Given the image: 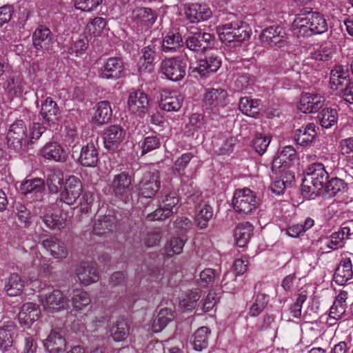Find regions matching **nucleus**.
Instances as JSON below:
<instances>
[{
  "label": "nucleus",
  "instance_id": "1",
  "mask_svg": "<svg viewBox=\"0 0 353 353\" xmlns=\"http://www.w3.org/2000/svg\"><path fill=\"white\" fill-rule=\"evenodd\" d=\"M293 26L297 37H308L320 34L327 30V23L324 16L312 10H305L296 15Z\"/></svg>",
  "mask_w": 353,
  "mask_h": 353
},
{
  "label": "nucleus",
  "instance_id": "2",
  "mask_svg": "<svg viewBox=\"0 0 353 353\" xmlns=\"http://www.w3.org/2000/svg\"><path fill=\"white\" fill-rule=\"evenodd\" d=\"M329 174L322 163H313L306 170V174L302 181V192L305 196L314 198L320 194L326 185Z\"/></svg>",
  "mask_w": 353,
  "mask_h": 353
},
{
  "label": "nucleus",
  "instance_id": "3",
  "mask_svg": "<svg viewBox=\"0 0 353 353\" xmlns=\"http://www.w3.org/2000/svg\"><path fill=\"white\" fill-rule=\"evenodd\" d=\"M216 32L221 42L229 46H239L250 37L249 27L242 21L220 25Z\"/></svg>",
  "mask_w": 353,
  "mask_h": 353
},
{
  "label": "nucleus",
  "instance_id": "4",
  "mask_svg": "<svg viewBox=\"0 0 353 353\" xmlns=\"http://www.w3.org/2000/svg\"><path fill=\"white\" fill-rule=\"evenodd\" d=\"M189 58L183 49L178 56L162 61L161 68L167 79L179 81L184 78Z\"/></svg>",
  "mask_w": 353,
  "mask_h": 353
},
{
  "label": "nucleus",
  "instance_id": "5",
  "mask_svg": "<svg viewBox=\"0 0 353 353\" xmlns=\"http://www.w3.org/2000/svg\"><path fill=\"white\" fill-rule=\"evenodd\" d=\"M232 205L234 210L242 214L252 213L258 206L255 194L248 188L236 190L234 192Z\"/></svg>",
  "mask_w": 353,
  "mask_h": 353
},
{
  "label": "nucleus",
  "instance_id": "6",
  "mask_svg": "<svg viewBox=\"0 0 353 353\" xmlns=\"http://www.w3.org/2000/svg\"><path fill=\"white\" fill-rule=\"evenodd\" d=\"M6 139L9 148L17 152L22 150L27 143V128L23 120H17L10 126Z\"/></svg>",
  "mask_w": 353,
  "mask_h": 353
},
{
  "label": "nucleus",
  "instance_id": "7",
  "mask_svg": "<svg viewBox=\"0 0 353 353\" xmlns=\"http://www.w3.org/2000/svg\"><path fill=\"white\" fill-rule=\"evenodd\" d=\"M185 43L188 50L203 54L214 46V37L208 32H197L189 35Z\"/></svg>",
  "mask_w": 353,
  "mask_h": 353
},
{
  "label": "nucleus",
  "instance_id": "8",
  "mask_svg": "<svg viewBox=\"0 0 353 353\" xmlns=\"http://www.w3.org/2000/svg\"><path fill=\"white\" fill-rule=\"evenodd\" d=\"M161 186V180L158 172H146L138 183L139 194L143 197L151 199L158 192Z\"/></svg>",
  "mask_w": 353,
  "mask_h": 353
},
{
  "label": "nucleus",
  "instance_id": "9",
  "mask_svg": "<svg viewBox=\"0 0 353 353\" xmlns=\"http://www.w3.org/2000/svg\"><path fill=\"white\" fill-rule=\"evenodd\" d=\"M260 40L270 47L282 48L287 43V34L283 28L272 26L262 31Z\"/></svg>",
  "mask_w": 353,
  "mask_h": 353
},
{
  "label": "nucleus",
  "instance_id": "10",
  "mask_svg": "<svg viewBox=\"0 0 353 353\" xmlns=\"http://www.w3.org/2000/svg\"><path fill=\"white\" fill-rule=\"evenodd\" d=\"M81 181L75 176H70L65 181L64 189L60 193V201L71 205L82 194Z\"/></svg>",
  "mask_w": 353,
  "mask_h": 353
},
{
  "label": "nucleus",
  "instance_id": "11",
  "mask_svg": "<svg viewBox=\"0 0 353 353\" xmlns=\"http://www.w3.org/2000/svg\"><path fill=\"white\" fill-rule=\"evenodd\" d=\"M112 186L114 194L124 202H128L132 196L131 177L125 172L114 176Z\"/></svg>",
  "mask_w": 353,
  "mask_h": 353
},
{
  "label": "nucleus",
  "instance_id": "12",
  "mask_svg": "<svg viewBox=\"0 0 353 353\" xmlns=\"http://www.w3.org/2000/svg\"><path fill=\"white\" fill-rule=\"evenodd\" d=\"M68 304V299L60 290H54L44 296L43 306L45 311L50 313L65 310Z\"/></svg>",
  "mask_w": 353,
  "mask_h": 353
},
{
  "label": "nucleus",
  "instance_id": "13",
  "mask_svg": "<svg viewBox=\"0 0 353 353\" xmlns=\"http://www.w3.org/2000/svg\"><path fill=\"white\" fill-rule=\"evenodd\" d=\"M124 74V65L119 57L108 59L99 71V77L104 79L117 80Z\"/></svg>",
  "mask_w": 353,
  "mask_h": 353
},
{
  "label": "nucleus",
  "instance_id": "14",
  "mask_svg": "<svg viewBox=\"0 0 353 353\" xmlns=\"http://www.w3.org/2000/svg\"><path fill=\"white\" fill-rule=\"evenodd\" d=\"M149 102L150 99L145 93L139 90H134L128 96V109L133 114L143 116L148 111Z\"/></svg>",
  "mask_w": 353,
  "mask_h": 353
},
{
  "label": "nucleus",
  "instance_id": "15",
  "mask_svg": "<svg viewBox=\"0 0 353 353\" xmlns=\"http://www.w3.org/2000/svg\"><path fill=\"white\" fill-rule=\"evenodd\" d=\"M21 191L29 199L42 201L45 195V182L39 178L26 180L21 185Z\"/></svg>",
  "mask_w": 353,
  "mask_h": 353
},
{
  "label": "nucleus",
  "instance_id": "16",
  "mask_svg": "<svg viewBox=\"0 0 353 353\" xmlns=\"http://www.w3.org/2000/svg\"><path fill=\"white\" fill-rule=\"evenodd\" d=\"M325 101V97L319 94L304 92L301 96L298 108L305 114L316 112L323 107Z\"/></svg>",
  "mask_w": 353,
  "mask_h": 353
},
{
  "label": "nucleus",
  "instance_id": "17",
  "mask_svg": "<svg viewBox=\"0 0 353 353\" xmlns=\"http://www.w3.org/2000/svg\"><path fill=\"white\" fill-rule=\"evenodd\" d=\"M160 45L161 42L153 41L141 50L143 55L139 61L141 72H150L153 70V63Z\"/></svg>",
  "mask_w": 353,
  "mask_h": 353
},
{
  "label": "nucleus",
  "instance_id": "18",
  "mask_svg": "<svg viewBox=\"0 0 353 353\" xmlns=\"http://www.w3.org/2000/svg\"><path fill=\"white\" fill-rule=\"evenodd\" d=\"M221 65V57L216 54H212L199 60L198 66L194 68L192 72H196L202 78H207L216 72Z\"/></svg>",
  "mask_w": 353,
  "mask_h": 353
},
{
  "label": "nucleus",
  "instance_id": "19",
  "mask_svg": "<svg viewBox=\"0 0 353 353\" xmlns=\"http://www.w3.org/2000/svg\"><path fill=\"white\" fill-rule=\"evenodd\" d=\"M40 314L41 310L39 305L32 303H26L21 307L18 314V321L21 326L29 328L39 319Z\"/></svg>",
  "mask_w": 353,
  "mask_h": 353
},
{
  "label": "nucleus",
  "instance_id": "20",
  "mask_svg": "<svg viewBox=\"0 0 353 353\" xmlns=\"http://www.w3.org/2000/svg\"><path fill=\"white\" fill-rule=\"evenodd\" d=\"M50 30L44 26L37 28L32 34V44L37 50L49 51L53 43Z\"/></svg>",
  "mask_w": 353,
  "mask_h": 353
},
{
  "label": "nucleus",
  "instance_id": "21",
  "mask_svg": "<svg viewBox=\"0 0 353 353\" xmlns=\"http://www.w3.org/2000/svg\"><path fill=\"white\" fill-rule=\"evenodd\" d=\"M296 157V151L292 146L284 147L274 159L272 163V172L280 173L281 171L288 169L290 162Z\"/></svg>",
  "mask_w": 353,
  "mask_h": 353
},
{
  "label": "nucleus",
  "instance_id": "22",
  "mask_svg": "<svg viewBox=\"0 0 353 353\" xmlns=\"http://www.w3.org/2000/svg\"><path fill=\"white\" fill-rule=\"evenodd\" d=\"M41 155L46 159L58 163H65L68 153L58 142H48L41 150Z\"/></svg>",
  "mask_w": 353,
  "mask_h": 353
},
{
  "label": "nucleus",
  "instance_id": "23",
  "mask_svg": "<svg viewBox=\"0 0 353 353\" xmlns=\"http://www.w3.org/2000/svg\"><path fill=\"white\" fill-rule=\"evenodd\" d=\"M125 135V130L120 125H110L103 133L105 148L109 150L117 149L123 141Z\"/></svg>",
  "mask_w": 353,
  "mask_h": 353
},
{
  "label": "nucleus",
  "instance_id": "24",
  "mask_svg": "<svg viewBox=\"0 0 353 353\" xmlns=\"http://www.w3.org/2000/svg\"><path fill=\"white\" fill-rule=\"evenodd\" d=\"M41 243L54 259H63L68 254V248L65 243L58 239L50 236L41 240Z\"/></svg>",
  "mask_w": 353,
  "mask_h": 353
},
{
  "label": "nucleus",
  "instance_id": "25",
  "mask_svg": "<svg viewBox=\"0 0 353 353\" xmlns=\"http://www.w3.org/2000/svg\"><path fill=\"white\" fill-rule=\"evenodd\" d=\"M76 274L80 282L84 285L97 282L99 279L96 268L88 262H82L77 268Z\"/></svg>",
  "mask_w": 353,
  "mask_h": 353
},
{
  "label": "nucleus",
  "instance_id": "26",
  "mask_svg": "<svg viewBox=\"0 0 353 353\" xmlns=\"http://www.w3.org/2000/svg\"><path fill=\"white\" fill-rule=\"evenodd\" d=\"M315 128V125L311 123L296 129L294 134V140L296 144L303 147L310 144L316 135Z\"/></svg>",
  "mask_w": 353,
  "mask_h": 353
},
{
  "label": "nucleus",
  "instance_id": "27",
  "mask_svg": "<svg viewBox=\"0 0 353 353\" xmlns=\"http://www.w3.org/2000/svg\"><path fill=\"white\" fill-rule=\"evenodd\" d=\"M116 227V219L113 216H100L95 220L92 232L98 236H103L113 231Z\"/></svg>",
  "mask_w": 353,
  "mask_h": 353
},
{
  "label": "nucleus",
  "instance_id": "28",
  "mask_svg": "<svg viewBox=\"0 0 353 353\" xmlns=\"http://www.w3.org/2000/svg\"><path fill=\"white\" fill-rule=\"evenodd\" d=\"M41 114L49 125H51L58 121L60 111L56 102L51 98H47L41 105Z\"/></svg>",
  "mask_w": 353,
  "mask_h": 353
},
{
  "label": "nucleus",
  "instance_id": "29",
  "mask_svg": "<svg viewBox=\"0 0 353 353\" xmlns=\"http://www.w3.org/2000/svg\"><path fill=\"white\" fill-rule=\"evenodd\" d=\"M99 160V152L93 143L82 147L79 161L85 167H95Z\"/></svg>",
  "mask_w": 353,
  "mask_h": 353
},
{
  "label": "nucleus",
  "instance_id": "30",
  "mask_svg": "<svg viewBox=\"0 0 353 353\" xmlns=\"http://www.w3.org/2000/svg\"><path fill=\"white\" fill-rule=\"evenodd\" d=\"M183 99L176 92H163L161 94L159 107L167 112L178 111L182 104Z\"/></svg>",
  "mask_w": 353,
  "mask_h": 353
},
{
  "label": "nucleus",
  "instance_id": "31",
  "mask_svg": "<svg viewBox=\"0 0 353 353\" xmlns=\"http://www.w3.org/2000/svg\"><path fill=\"white\" fill-rule=\"evenodd\" d=\"M43 345L49 353H60L65 350L66 341L59 332L52 330Z\"/></svg>",
  "mask_w": 353,
  "mask_h": 353
},
{
  "label": "nucleus",
  "instance_id": "32",
  "mask_svg": "<svg viewBox=\"0 0 353 353\" xmlns=\"http://www.w3.org/2000/svg\"><path fill=\"white\" fill-rule=\"evenodd\" d=\"M353 275L352 265L350 258L343 259L334 274V280L339 285H344L348 280L351 279Z\"/></svg>",
  "mask_w": 353,
  "mask_h": 353
},
{
  "label": "nucleus",
  "instance_id": "33",
  "mask_svg": "<svg viewBox=\"0 0 353 353\" xmlns=\"http://www.w3.org/2000/svg\"><path fill=\"white\" fill-rule=\"evenodd\" d=\"M24 288V281L17 274H11L5 281L4 291L9 296L21 295Z\"/></svg>",
  "mask_w": 353,
  "mask_h": 353
},
{
  "label": "nucleus",
  "instance_id": "34",
  "mask_svg": "<svg viewBox=\"0 0 353 353\" xmlns=\"http://www.w3.org/2000/svg\"><path fill=\"white\" fill-rule=\"evenodd\" d=\"M174 319V312L170 308H161L155 316L152 329L154 332L163 330Z\"/></svg>",
  "mask_w": 353,
  "mask_h": 353
},
{
  "label": "nucleus",
  "instance_id": "35",
  "mask_svg": "<svg viewBox=\"0 0 353 353\" xmlns=\"http://www.w3.org/2000/svg\"><path fill=\"white\" fill-rule=\"evenodd\" d=\"M15 330V325L11 321L0 327V350L3 352L8 351L12 347Z\"/></svg>",
  "mask_w": 353,
  "mask_h": 353
},
{
  "label": "nucleus",
  "instance_id": "36",
  "mask_svg": "<svg viewBox=\"0 0 353 353\" xmlns=\"http://www.w3.org/2000/svg\"><path fill=\"white\" fill-rule=\"evenodd\" d=\"M349 77L348 70L341 65H336L330 71V83L336 88L343 85L345 88L350 83Z\"/></svg>",
  "mask_w": 353,
  "mask_h": 353
},
{
  "label": "nucleus",
  "instance_id": "37",
  "mask_svg": "<svg viewBox=\"0 0 353 353\" xmlns=\"http://www.w3.org/2000/svg\"><path fill=\"white\" fill-rule=\"evenodd\" d=\"M183 46V39L179 32H169L163 38L161 43L162 50L169 53H174Z\"/></svg>",
  "mask_w": 353,
  "mask_h": 353
},
{
  "label": "nucleus",
  "instance_id": "38",
  "mask_svg": "<svg viewBox=\"0 0 353 353\" xmlns=\"http://www.w3.org/2000/svg\"><path fill=\"white\" fill-rule=\"evenodd\" d=\"M253 226L249 222L242 223L237 225L234 230L236 245L244 248L252 235Z\"/></svg>",
  "mask_w": 353,
  "mask_h": 353
},
{
  "label": "nucleus",
  "instance_id": "39",
  "mask_svg": "<svg viewBox=\"0 0 353 353\" xmlns=\"http://www.w3.org/2000/svg\"><path fill=\"white\" fill-rule=\"evenodd\" d=\"M259 99L253 100L248 97H241L239 103V110L244 114L257 118L259 114Z\"/></svg>",
  "mask_w": 353,
  "mask_h": 353
},
{
  "label": "nucleus",
  "instance_id": "40",
  "mask_svg": "<svg viewBox=\"0 0 353 353\" xmlns=\"http://www.w3.org/2000/svg\"><path fill=\"white\" fill-rule=\"evenodd\" d=\"M210 330L205 326L196 330L192 336L191 342L196 351H201L208 346Z\"/></svg>",
  "mask_w": 353,
  "mask_h": 353
},
{
  "label": "nucleus",
  "instance_id": "41",
  "mask_svg": "<svg viewBox=\"0 0 353 353\" xmlns=\"http://www.w3.org/2000/svg\"><path fill=\"white\" fill-rule=\"evenodd\" d=\"M212 216L213 210L210 205L205 202L201 203L197 205L195 221L200 228H205Z\"/></svg>",
  "mask_w": 353,
  "mask_h": 353
},
{
  "label": "nucleus",
  "instance_id": "42",
  "mask_svg": "<svg viewBox=\"0 0 353 353\" xmlns=\"http://www.w3.org/2000/svg\"><path fill=\"white\" fill-rule=\"evenodd\" d=\"M226 97L227 92L225 90L222 88H212L205 93L203 101L207 105H222L225 103Z\"/></svg>",
  "mask_w": 353,
  "mask_h": 353
},
{
  "label": "nucleus",
  "instance_id": "43",
  "mask_svg": "<svg viewBox=\"0 0 353 353\" xmlns=\"http://www.w3.org/2000/svg\"><path fill=\"white\" fill-rule=\"evenodd\" d=\"M112 116L110 104L107 101H102L97 103L94 120L99 125L108 123Z\"/></svg>",
  "mask_w": 353,
  "mask_h": 353
},
{
  "label": "nucleus",
  "instance_id": "44",
  "mask_svg": "<svg viewBox=\"0 0 353 353\" xmlns=\"http://www.w3.org/2000/svg\"><path fill=\"white\" fill-rule=\"evenodd\" d=\"M132 17L145 26H152L156 21V13L149 8H137L132 12Z\"/></svg>",
  "mask_w": 353,
  "mask_h": 353
},
{
  "label": "nucleus",
  "instance_id": "45",
  "mask_svg": "<svg viewBox=\"0 0 353 353\" xmlns=\"http://www.w3.org/2000/svg\"><path fill=\"white\" fill-rule=\"evenodd\" d=\"M110 332L114 341H122L129 335L130 327L127 321L121 319L112 327Z\"/></svg>",
  "mask_w": 353,
  "mask_h": 353
},
{
  "label": "nucleus",
  "instance_id": "46",
  "mask_svg": "<svg viewBox=\"0 0 353 353\" xmlns=\"http://www.w3.org/2000/svg\"><path fill=\"white\" fill-rule=\"evenodd\" d=\"M321 125L324 128H330L336 123L338 112L335 108H324L318 116Z\"/></svg>",
  "mask_w": 353,
  "mask_h": 353
},
{
  "label": "nucleus",
  "instance_id": "47",
  "mask_svg": "<svg viewBox=\"0 0 353 353\" xmlns=\"http://www.w3.org/2000/svg\"><path fill=\"white\" fill-rule=\"evenodd\" d=\"M347 189V183L337 177L332 178L325 185V192L329 196H336L340 193L345 192Z\"/></svg>",
  "mask_w": 353,
  "mask_h": 353
},
{
  "label": "nucleus",
  "instance_id": "48",
  "mask_svg": "<svg viewBox=\"0 0 353 353\" xmlns=\"http://www.w3.org/2000/svg\"><path fill=\"white\" fill-rule=\"evenodd\" d=\"M194 157L192 152H186L179 157L174 163L172 172L175 176L182 177L185 176V168L188 165L191 159Z\"/></svg>",
  "mask_w": 353,
  "mask_h": 353
},
{
  "label": "nucleus",
  "instance_id": "49",
  "mask_svg": "<svg viewBox=\"0 0 353 353\" xmlns=\"http://www.w3.org/2000/svg\"><path fill=\"white\" fill-rule=\"evenodd\" d=\"M3 88L10 95L20 94L23 92L22 79L19 76L10 77Z\"/></svg>",
  "mask_w": 353,
  "mask_h": 353
},
{
  "label": "nucleus",
  "instance_id": "50",
  "mask_svg": "<svg viewBox=\"0 0 353 353\" xmlns=\"http://www.w3.org/2000/svg\"><path fill=\"white\" fill-rule=\"evenodd\" d=\"M204 125L203 116L194 113L192 114L189 119V123L186 125V134L188 136L194 137L195 132L201 130Z\"/></svg>",
  "mask_w": 353,
  "mask_h": 353
},
{
  "label": "nucleus",
  "instance_id": "51",
  "mask_svg": "<svg viewBox=\"0 0 353 353\" xmlns=\"http://www.w3.org/2000/svg\"><path fill=\"white\" fill-rule=\"evenodd\" d=\"M201 291L194 289L190 291L186 297L180 301V306L185 310H192L196 305V302L201 297Z\"/></svg>",
  "mask_w": 353,
  "mask_h": 353
},
{
  "label": "nucleus",
  "instance_id": "52",
  "mask_svg": "<svg viewBox=\"0 0 353 353\" xmlns=\"http://www.w3.org/2000/svg\"><path fill=\"white\" fill-rule=\"evenodd\" d=\"M185 241L181 238L175 237L171 239L165 246V251L168 257L181 253Z\"/></svg>",
  "mask_w": 353,
  "mask_h": 353
},
{
  "label": "nucleus",
  "instance_id": "53",
  "mask_svg": "<svg viewBox=\"0 0 353 353\" xmlns=\"http://www.w3.org/2000/svg\"><path fill=\"white\" fill-rule=\"evenodd\" d=\"M268 303V299L265 294H258L254 303L250 309L249 314L252 316H256L262 312Z\"/></svg>",
  "mask_w": 353,
  "mask_h": 353
},
{
  "label": "nucleus",
  "instance_id": "54",
  "mask_svg": "<svg viewBox=\"0 0 353 353\" xmlns=\"http://www.w3.org/2000/svg\"><path fill=\"white\" fill-rule=\"evenodd\" d=\"M63 181V179L61 173L52 172L49 174L46 179V184L50 192L52 193L58 192L61 188Z\"/></svg>",
  "mask_w": 353,
  "mask_h": 353
},
{
  "label": "nucleus",
  "instance_id": "55",
  "mask_svg": "<svg viewBox=\"0 0 353 353\" xmlns=\"http://www.w3.org/2000/svg\"><path fill=\"white\" fill-rule=\"evenodd\" d=\"M254 77L246 73L237 77L234 82V87L237 91L241 92L251 88V86L254 85Z\"/></svg>",
  "mask_w": 353,
  "mask_h": 353
},
{
  "label": "nucleus",
  "instance_id": "56",
  "mask_svg": "<svg viewBox=\"0 0 353 353\" xmlns=\"http://www.w3.org/2000/svg\"><path fill=\"white\" fill-rule=\"evenodd\" d=\"M14 210L21 223H24L25 227H28L31 223V212L23 204L20 202L14 203Z\"/></svg>",
  "mask_w": 353,
  "mask_h": 353
},
{
  "label": "nucleus",
  "instance_id": "57",
  "mask_svg": "<svg viewBox=\"0 0 353 353\" xmlns=\"http://www.w3.org/2000/svg\"><path fill=\"white\" fill-rule=\"evenodd\" d=\"M72 303L76 310H80L90 304V299L87 292L77 291L72 298Z\"/></svg>",
  "mask_w": 353,
  "mask_h": 353
},
{
  "label": "nucleus",
  "instance_id": "58",
  "mask_svg": "<svg viewBox=\"0 0 353 353\" xmlns=\"http://www.w3.org/2000/svg\"><path fill=\"white\" fill-rule=\"evenodd\" d=\"M43 221L49 229H61L65 227V221L58 214H46L43 217Z\"/></svg>",
  "mask_w": 353,
  "mask_h": 353
},
{
  "label": "nucleus",
  "instance_id": "59",
  "mask_svg": "<svg viewBox=\"0 0 353 353\" xmlns=\"http://www.w3.org/2000/svg\"><path fill=\"white\" fill-rule=\"evenodd\" d=\"M159 146L160 140L157 136L152 135L146 137L141 145V155L143 156L149 152L159 148Z\"/></svg>",
  "mask_w": 353,
  "mask_h": 353
},
{
  "label": "nucleus",
  "instance_id": "60",
  "mask_svg": "<svg viewBox=\"0 0 353 353\" xmlns=\"http://www.w3.org/2000/svg\"><path fill=\"white\" fill-rule=\"evenodd\" d=\"M174 213L173 211L165 209L163 206L155 210L146 215L145 219L148 221H161L170 217Z\"/></svg>",
  "mask_w": 353,
  "mask_h": 353
},
{
  "label": "nucleus",
  "instance_id": "61",
  "mask_svg": "<svg viewBox=\"0 0 353 353\" xmlns=\"http://www.w3.org/2000/svg\"><path fill=\"white\" fill-rule=\"evenodd\" d=\"M106 21L102 17H95L90 23L88 24V31L94 37L99 35L104 28L106 26Z\"/></svg>",
  "mask_w": 353,
  "mask_h": 353
},
{
  "label": "nucleus",
  "instance_id": "62",
  "mask_svg": "<svg viewBox=\"0 0 353 353\" xmlns=\"http://www.w3.org/2000/svg\"><path fill=\"white\" fill-rule=\"evenodd\" d=\"M270 142V139L269 137H262L261 135L256 136L252 141L253 148L259 155H262L265 152Z\"/></svg>",
  "mask_w": 353,
  "mask_h": 353
},
{
  "label": "nucleus",
  "instance_id": "63",
  "mask_svg": "<svg viewBox=\"0 0 353 353\" xmlns=\"http://www.w3.org/2000/svg\"><path fill=\"white\" fill-rule=\"evenodd\" d=\"M307 295L302 292L298 295L295 303L291 306L290 311L292 316L299 318L301 315V307L303 303L306 301Z\"/></svg>",
  "mask_w": 353,
  "mask_h": 353
},
{
  "label": "nucleus",
  "instance_id": "64",
  "mask_svg": "<svg viewBox=\"0 0 353 353\" xmlns=\"http://www.w3.org/2000/svg\"><path fill=\"white\" fill-rule=\"evenodd\" d=\"M102 3V0H75V7L83 11H90Z\"/></svg>",
  "mask_w": 353,
  "mask_h": 353
}]
</instances>
